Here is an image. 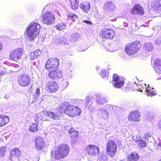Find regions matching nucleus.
Here are the masks:
<instances>
[{"instance_id": "obj_4", "label": "nucleus", "mask_w": 161, "mask_h": 161, "mask_svg": "<svg viewBox=\"0 0 161 161\" xmlns=\"http://www.w3.org/2000/svg\"><path fill=\"white\" fill-rule=\"evenodd\" d=\"M114 30L110 28H104L101 30L99 33L100 37L105 40H112L116 36Z\"/></svg>"}, {"instance_id": "obj_5", "label": "nucleus", "mask_w": 161, "mask_h": 161, "mask_svg": "<svg viewBox=\"0 0 161 161\" xmlns=\"http://www.w3.org/2000/svg\"><path fill=\"white\" fill-rule=\"evenodd\" d=\"M59 64L58 59L54 58H50L46 61L45 68L47 71H50L58 69Z\"/></svg>"}, {"instance_id": "obj_50", "label": "nucleus", "mask_w": 161, "mask_h": 161, "mask_svg": "<svg viewBox=\"0 0 161 161\" xmlns=\"http://www.w3.org/2000/svg\"><path fill=\"white\" fill-rule=\"evenodd\" d=\"M2 49V45L1 43H0V51Z\"/></svg>"}, {"instance_id": "obj_6", "label": "nucleus", "mask_w": 161, "mask_h": 161, "mask_svg": "<svg viewBox=\"0 0 161 161\" xmlns=\"http://www.w3.org/2000/svg\"><path fill=\"white\" fill-rule=\"evenodd\" d=\"M55 14L50 11L45 12L42 16V21L47 25L53 24L55 21Z\"/></svg>"}, {"instance_id": "obj_31", "label": "nucleus", "mask_w": 161, "mask_h": 161, "mask_svg": "<svg viewBox=\"0 0 161 161\" xmlns=\"http://www.w3.org/2000/svg\"><path fill=\"white\" fill-rule=\"evenodd\" d=\"M151 5L152 8L156 10L158 9V8L161 7V4L158 2L152 3L151 4Z\"/></svg>"}, {"instance_id": "obj_45", "label": "nucleus", "mask_w": 161, "mask_h": 161, "mask_svg": "<svg viewBox=\"0 0 161 161\" xmlns=\"http://www.w3.org/2000/svg\"><path fill=\"white\" fill-rule=\"evenodd\" d=\"M35 120L37 122H38L39 121V115L38 114H36L35 115Z\"/></svg>"}, {"instance_id": "obj_16", "label": "nucleus", "mask_w": 161, "mask_h": 161, "mask_svg": "<svg viewBox=\"0 0 161 161\" xmlns=\"http://www.w3.org/2000/svg\"><path fill=\"white\" fill-rule=\"evenodd\" d=\"M117 146L114 142L112 140L107 142L106 146L107 151H116Z\"/></svg>"}, {"instance_id": "obj_8", "label": "nucleus", "mask_w": 161, "mask_h": 161, "mask_svg": "<svg viewBox=\"0 0 161 161\" xmlns=\"http://www.w3.org/2000/svg\"><path fill=\"white\" fill-rule=\"evenodd\" d=\"M24 49L21 48L14 49L10 52L9 56L10 60L17 62L21 58Z\"/></svg>"}, {"instance_id": "obj_11", "label": "nucleus", "mask_w": 161, "mask_h": 161, "mask_svg": "<svg viewBox=\"0 0 161 161\" xmlns=\"http://www.w3.org/2000/svg\"><path fill=\"white\" fill-rule=\"evenodd\" d=\"M35 146L38 150L43 149L45 146V142L43 138L37 136L35 139Z\"/></svg>"}, {"instance_id": "obj_39", "label": "nucleus", "mask_w": 161, "mask_h": 161, "mask_svg": "<svg viewBox=\"0 0 161 161\" xmlns=\"http://www.w3.org/2000/svg\"><path fill=\"white\" fill-rule=\"evenodd\" d=\"M157 74H161V67L153 68Z\"/></svg>"}, {"instance_id": "obj_17", "label": "nucleus", "mask_w": 161, "mask_h": 161, "mask_svg": "<svg viewBox=\"0 0 161 161\" xmlns=\"http://www.w3.org/2000/svg\"><path fill=\"white\" fill-rule=\"evenodd\" d=\"M80 7L85 12L87 13L90 10L91 6L88 2L85 1L80 3Z\"/></svg>"}, {"instance_id": "obj_38", "label": "nucleus", "mask_w": 161, "mask_h": 161, "mask_svg": "<svg viewBox=\"0 0 161 161\" xmlns=\"http://www.w3.org/2000/svg\"><path fill=\"white\" fill-rule=\"evenodd\" d=\"M61 85L63 88H65L68 85L69 83L66 80H63L62 81Z\"/></svg>"}, {"instance_id": "obj_19", "label": "nucleus", "mask_w": 161, "mask_h": 161, "mask_svg": "<svg viewBox=\"0 0 161 161\" xmlns=\"http://www.w3.org/2000/svg\"><path fill=\"white\" fill-rule=\"evenodd\" d=\"M41 53V51L37 49L34 52H31L29 54V57L31 60H34L39 56Z\"/></svg>"}, {"instance_id": "obj_27", "label": "nucleus", "mask_w": 161, "mask_h": 161, "mask_svg": "<svg viewBox=\"0 0 161 161\" xmlns=\"http://www.w3.org/2000/svg\"><path fill=\"white\" fill-rule=\"evenodd\" d=\"M124 81L120 79L114 83H113V86L116 88H119L123 86L124 85Z\"/></svg>"}, {"instance_id": "obj_15", "label": "nucleus", "mask_w": 161, "mask_h": 161, "mask_svg": "<svg viewBox=\"0 0 161 161\" xmlns=\"http://www.w3.org/2000/svg\"><path fill=\"white\" fill-rule=\"evenodd\" d=\"M133 139L135 142L138 143V146L140 148H143L146 147L147 145L146 143L144 141L141 139L138 136H134Z\"/></svg>"}, {"instance_id": "obj_40", "label": "nucleus", "mask_w": 161, "mask_h": 161, "mask_svg": "<svg viewBox=\"0 0 161 161\" xmlns=\"http://www.w3.org/2000/svg\"><path fill=\"white\" fill-rule=\"evenodd\" d=\"M107 155L110 157H114L115 154V152H107Z\"/></svg>"}, {"instance_id": "obj_18", "label": "nucleus", "mask_w": 161, "mask_h": 161, "mask_svg": "<svg viewBox=\"0 0 161 161\" xmlns=\"http://www.w3.org/2000/svg\"><path fill=\"white\" fill-rule=\"evenodd\" d=\"M9 117L5 115H0V127L4 126L9 123Z\"/></svg>"}, {"instance_id": "obj_43", "label": "nucleus", "mask_w": 161, "mask_h": 161, "mask_svg": "<svg viewBox=\"0 0 161 161\" xmlns=\"http://www.w3.org/2000/svg\"><path fill=\"white\" fill-rule=\"evenodd\" d=\"M100 75L103 77L106 76L105 71L104 70L101 71L100 73Z\"/></svg>"}, {"instance_id": "obj_26", "label": "nucleus", "mask_w": 161, "mask_h": 161, "mask_svg": "<svg viewBox=\"0 0 161 161\" xmlns=\"http://www.w3.org/2000/svg\"><path fill=\"white\" fill-rule=\"evenodd\" d=\"M146 92L148 95L152 96L155 95L156 94V92L154 91L153 88H152L150 86L148 85L145 87Z\"/></svg>"}, {"instance_id": "obj_47", "label": "nucleus", "mask_w": 161, "mask_h": 161, "mask_svg": "<svg viewBox=\"0 0 161 161\" xmlns=\"http://www.w3.org/2000/svg\"><path fill=\"white\" fill-rule=\"evenodd\" d=\"M6 150V147H0V151H5Z\"/></svg>"}, {"instance_id": "obj_33", "label": "nucleus", "mask_w": 161, "mask_h": 161, "mask_svg": "<svg viewBox=\"0 0 161 161\" xmlns=\"http://www.w3.org/2000/svg\"><path fill=\"white\" fill-rule=\"evenodd\" d=\"M56 28L59 30H61L65 29L66 26L63 23H58L56 26Z\"/></svg>"}, {"instance_id": "obj_25", "label": "nucleus", "mask_w": 161, "mask_h": 161, "mask_svg": "<svg viewBox=\"0 0 161 161\" xmlns=\"http://www.w3.org/2000/svg\"><path fill=\"white\" fill-rule=\"evenodd\" d=\"M38 124L32 123L30 125L29 130L31 132H35L38 131Z\"/></svg>"}, {"instance_id": "obj_13", "label": "nucleus", "mask_w": 161, "mask_h": 161, "mask_svg": "<svg viewBox=\"0 0 161 161\" xmlns=\"http://www.w3.org/2000/svg\"><path fill=\"white\" fill-rule=\"evenodd\" d=\"M131 14H138L140 15H143L144 12L143 8L140 6L139 4H136L135 5L130 11Z\"/></svg>"}, {"instance_id": "obj_36", "label": "nucleus", "mask_w": 161, "mask_h": 161, "mask_svg": "<svg viewBox=\"0 0 161 161\" xmlns=\"http://www.w3.org/2000/svg\"><path fill=\"white\" fill-rule=\"evenodd\" d=\"M68 17L69 18L72 19H76L78 18V17L77 15L71 12H69L68 13Z\"/></svg>"}, {"instance_id": "obj_52", "label": "nucleus", "mask_w": 161, "mask_h": 161, "mask_svg": "<svg viewBox=\"0 0 161 161\" xmlns=\"http://www.w3.org/2000/svg\"><path fill=\"white\" fill-rule=\"evenodd\" d=\"M158 146L159 147H161V145L160 144H159L158 145Z\"/></svg>"}, {"instance_id": "obj_24", "label": "nucleus", "mask_w": 161, "mask_h": 161, "mask_svg": "<svg viewBox=\"0 0 161 161\" xmlns=\"http://www.w3.org/2000/svg\"><path fill=\"white\" fill-rule=\"evenodd\" d=\"M114 5L112 2H108L104 6V9L107 11H111L114 9Z\"/></svg>"}, {"instance_id": "obj_41", "label": "nucleus", "mask_w": 161, "mask_h": 161, "mask_svg": "<svg viewBox=\"0 0 161 161\" xmlns=\"http://www.w3.org/2000/svg\"><path fill=\"white\" fill-rule=\"evenodd\" d=\"M86 103L87 105L90 106L92 103V102L91 101V99L88 98L86 99Z\"/></svg>"}, {"instance_id": "obj_49", "label": "nucleus", "mask_w": 161, "mask_h": 161, "mask_svg": "<svg viewBox=\"0 0 161 161\" xmlns=\"http://www.w3.org/2000/svg\"><path fill=\"white\" fill-rule=\"evenodd\" d=\"M132 85H129V86H128L127 87V88H130L131 90H134L135 89H133V88H132Z\"/></svg>"}, {"instance_id": "obj_21", "label": "nucleus", "mask_w": 161, "mask_h": 161, "mask_svg": "<svg viewBox=\"0 0 161 161\" xmlns=\"http://www.w3.org/2000/svg\"><path fill=\"white\" fill-rule=\"evenodd\" d=\"M127 159L129 161H136L139 159V156L137 153H133L129 154Z\"/></svg>"}, {"instance_id": "obj_22", "label": "nucleus", "mask_w": 161, "mask_h": 161, "mask_svg": "<svg viewBox=\"0 0 161 161\" xmlns=\"http://www.w3.org/2000/svg\"><path fill=\"white\" fill-rule=\"evenodd\" d=\"M68 133L70 135V137L72 139L77 138L78 135V132L72 127L69 130Z\"/></svg>"}, {"instance_id": "obj_30", "label": "nucleus", "mask_w": 161, "mask_h": 161, "mask_svg": "<svg viewBox=\"0 0 161 161\" xmlns=\"http://www.w3.org/2000/svg\"><path fill=\"white\" fill-rule=\"evenodd\" d=\"M86 148L87 150H90L94 151H99V149L97 146L92 144L88 145L86 147Z\"/></svg>"}, {"instance_id": "obj_28", "label": "nucleus", "mask_w": 161, "mask_h": 161, "mask_svg": "<svg viewBox=\"0 0 161 161\" xmlns=\"http://www.w3.org/2000/svg\"><path fill=\"white\" fill-rule=\"evenodd\" d=\"M58 151H68L69 149V146L66 144H62L58 147Z\"/></svg>"}, {"instance_id": "obj_20", "label": "nucleus", "mask_w": 161, "mask_h": 161, "mask_svg": "<svg viewBox=\"0 0 161 161\" xmlns=\"http://www.w3.org/2000/svg\"><path fill=\"white\" fill-rule=\"evenodd\" d=\"M43 113L46 116L51 118L54 120L59 119V116L53 112L47 111H44Z\"/></svg>"}, {"instance_id": "obj_34", "label": "nucleus", "mask_w": 161, "mask_h": 161, "mask_svg": "<svg viewBox=\"0 0 161 161\" xmlns=\"http://www.w3.org/2000/svg\"><path fill=\"white\" fill-rule=\"evenodd\" d=\"M161 67V59H157L155 61L153 64V68Z\"/></svg>"}, {"instance_id": "obj_44", "label": "nucleus", "mask_w": 161, "mask_h": 161, "mask_svg": "<svg viewBox=\"0 0 161 161\" xmlns=\"http://www.w3.org/2000/svg\"><path fill=\"white\" fill-rule=\"evenodd\" d=\"M95 152H88V154L89 156H94L95 155Z\"/></svg>"}, {"instance_id": "obj_23", "label": "nucleus", "mask_w": 161, "mask_h": 161, "mask_svg": "<svg viewBox=\"0 0 161 161\" xmlns=\"http://www.w3.org/2000/svg\"><path fill=\"white\" fill-rule=\"evenodd\" d=\"M71 8L75 10H77L78 8L79 0H69Z\"/></svg>"}, {"instance_id": "obj_10", "label": "nucleus", "mask_w": 161, "mask_h": 161, "mask_svg": "<svg viewBox=\"0 0 161 161\" xmlns=\"http://www.w3.org/2000/svg\"><path fill=\"white\" fill-rule=\"evenodd\" d=\"M48 76L50 79L57 80L60 79L62 77V75L60 70L56 69L50 71Z\"/></svg>"}, {"instance_id": "obj_14", "label": "nucleus", "mask_w": 161, "mask_h": 161, "mask_svg": "<svg viewBox=\"0 0 161 161\" xmlns=\"http://www.w3.org/2000/svg\"><path fill=\"white\" fill-rule=\"evenodd\" d=\"M69 152H52L51 154L53 158L59 159L66 157L68 154Z\"/></svg>"}, {"instance_id": "obj_42", "label": "nucleus", "mask_w": 161, "mask_h": 161, "mask_svg": "<svg viewBox=\"0 0 161 161\" xmlns=\"http://www.w3.org/2000/svg\"><path fill=\"white\" fill-rule=\"evenodd\" d=\"M82 22L84 23H86V24L89 25H92V22L91 21L87 20H84L82 21Z\"/></svg>"}, {"instance_id": "obj_9", "label": "nucleus", "mask_w": 161, "mask_h": 161, "mask_svg": "<svg viewBox=\"0 0 161 161\" xmlns=\"http://www.w3.org/2000/svg\"><path fill=\"white\" fill-rule=\"evenodd\" d=\"M46 88L50 93L57 92L59 89V86L55 81L50 80L46 84Z\"/></svg>"}, {"instance_id": "obj_53", "label": "nucleus", "mask_w": 161, "mask_h": 161, "mask_svg": "<svg viewBox=\"0 0 161 161\" xmlns=\"http://www.w3.org/2000/svg\"><path fill=\"white\" fill-rule=\"evenodd\" d=\"M159 161H161V158L159 160Z\"/></svg>"}, {"instance_id": "obj_7", "label": "nucleus", "mask_w": 161, "mask_h": 161, "mask_svg": "<svg viewBox=\"0 0 161 161\" xmlns=\"http://www.w3.org/2000/svg\"><path fill=\"white\" fill-rule=\"evenodd\" d=\"M31 79L28 74H23L19 75L17 79L18 84L22 87L28 86L31 83Z\"/></svg>"}, {"instance_id": "obj_48", "label": "nucleus", "mask_w": 161, "mask_h": 161, "mask_svg": "<svg viewBox=\"0 0 161 161\" xmlns=\"http://www.w3.org/2000/svg\"><path fill=\"white\" fill-rule=\"evenodd\" d=\"M36 93L37 94V95L39 94H40V90L39 88H37L36 90Z\"/></svg>"}, {"instance_id": "obj_2", "label": "nucleus", "mask_w": 161, "mask_h": 161, "mask_svg": "<svg viewBox=\"0 0 161 161\" xmlns=\"http://www.w3.org/2000/svg\"><path fill=\"white\" fill-rule=\"evenodd\" d=\"M40 25L36 22L31 23L26 29L28 40L33 42L39 33Z\"/></svg>"}, {"instance_id": "obj_12", "label": "nucleus", "mask_w": 161, "mask_h": 161, "mask_svg": "<svg viewBox=\"0 0 161 161\" xmlns=\"http://www.w3.org/2000/svg\"><path fill=\"white\" fill-rule=\"evenodd\" d=\"M140 116L141 114L139 111L137 110H135L130 113L127 118L130 121H137L140 120Z\"/></svg>"}, {"instance_id": "obj_37", "label": "nucleus", "mask_w": 161, "mask_h": 161, "mask_svg": "<svg viewBox=\"0 0 161 161\" xmlns=\"http://www.w3.org/2000/svg\"><path fill=\"white\" fill-rule=\"evenodd\" d=\"M151 136V134L150 133L148 132L144 134L143 138L146 141L149 140V138Z\"/></svg>"}, {"instance_id": "obj_51", "label": "nucleus", "mask_w": 161, "mask_h": 161, "mask_svg": "<svg viewBox=\"0 0 161 161\" xmlns=\"http://www.w3.org/2000/svg\"><path fill=\"white\" fill-rule=\"evenodd\" d=\"M14 151H19V150L18 148H15L14 149Z\"/></svg>"}, {"instance_id": "obj_46", "label": "nucleus", "mask_w": 161, "mask_h": 161, "mask_svg": "<svg viewBox=\"0 0 161 161\" xmlns=\"http://www.w3.org/2000/svg\"><path fill=\"white\" fill-rule=\"evenodd\" d=\"M154 119V116L149 115V117H148V119L149 120L151 121Z\"/></svg>"}, {"instance_id": "obj_35", "label": "nucleus", "mask_w": 161, "mask_h": 161, "mask_svg": "<svg viewBox=\"0 0 161 161\" xmlns=\"http://www.w3.org/2000/svg\"><path fill=\"white\" fill-rule=\"evenodd\" d=\"M120 77L119 76L116 74H115L113 75V83H114L117 81L120 80Z\"/></svg>"}, {"instance_id": "obj_3", "label": "nucleus", "mask_w": 161, "mask_h": 161, "mask_svg": "<svg viewBox=\"0 0 161 161\" xmlns=\"http://www.w3.org/2000/svg\"><path fill=\"white\" fill-rule=\"evenodd\" d=\"M142 44L138 41H134L126 44L124 51L128 55L132 56L137 53L141 48Z\"/></svg>"}, {"instance_id": "obj_29", "label": "nucleus", "mask_w": 161, "mask_h": 161, "mask_svg": "<svg viewBox=\"0 0 161 161\" xmlns=\"http://www.w3.org/2000/svg\"><path fill=\"white\" fill-rule=\"evenodd\" d=\"M143 49L146 52H149L152 50L153 47L152 44L150 43H146L144 45Z\"/></svg>"}, {"instance_id": "obj_32", "label": "nucleus", "mask_w": 161, "mask_h": 161, "mask_svg": "<svg viewBox=\"0 0 161 161\" xmlns=\"http://www.w3.org/2000/svg\"><path fill=\"white\" fill-rule=\"evenodd\" d=\"M96 102L98 104H103L106 102V99L103 97L98 96L97 97Z\"/></svg>"}, {"instance_id": "obj_1", "label": "nucleus", "mask_w": 161, "mask_h": 161, "mask_svg": "<svg viewBox=\"0 0 161 161\" xmlns=\"http://www.w3.org/2000/svg\"><path fill=\"white\" fill-rule=\"evenodd\" d=\"M60 108L61 110L64 109V113L71 117H75L79 115L81 113V109L77 106L69 104L66 103H62Z\"/></svg>"}]
</instances>
